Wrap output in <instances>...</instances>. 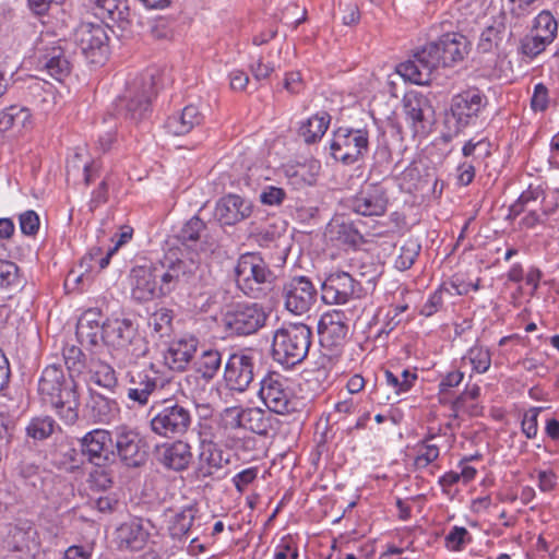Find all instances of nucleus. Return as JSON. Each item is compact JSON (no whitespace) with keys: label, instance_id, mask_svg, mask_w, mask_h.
Returning <instances> with one entry per match:
<instances>
[{"label":"nucleus","instance_id":"obj_1","mask_svg":"<svg viewBox=\"0 0 559 559\" xmlns=\"http://www.w3.org/2000/svg\"><path fill=\"white\" fill-rule=\"evenodd\" d=\"M209 281L205 269L192 258L136 265L128 276L130 296L140 304L167 297L176 290L202 288Z\"/></svg>","mask_w":559,"mask_h":559},{"label":"nucleus","instance_id":"obj_2","mask_svg":"<svg viewBox=\"0 0 559 559\" xmlns=\"http://www.w3.org/2000/svg\"><path fill=\"white\" fill-rule=\"evenodd\" d=\"M469 52V41L460 33H447L417 50L412 59L402 62L397 72L405 80L424 85L432 72L442 67H453L464 60Z\"/></svg>","mask_w":559,"mask_h":559},{"label":"nucleus","instance_id":"obj_3","mask_svg":"<svg viewBox=\"0 0 559 559\" xmlns=\"http://www.w3.org/2000/svg\"><path fill=\"white\" fill-rule=\"evenodd\" d=\"M38 393L61 420L72 425L79 418L80 395L72 374L66 376L59 365L47 366L38 381Z\"/></svg>","mask_w":559,"mask_h":559},{"label":"nucleus","instance_id":"obj_4","mask_svg":"<svg viewBox=\"0 0 559 559\" xmlns=\"http://www.w3.org/2000/svg\"><path fill=\"white\" fill-rule=\"evenodd\" d=\"M311 337V329L304 323L283 324L273 334V359L286 368L300 364L308 355Z\"/></svg>","mask_w":559,"mask_h":559},{"label":"nucleus","instance_id":"obj_5","mask_svg":"<svg viewBox=\"0 0 559 559\" xmlns=\"http://www.w3.org/2000/svg\"><path fill=\"white\" fill-rule=\"evenodd\" d=\"M103 343L124 356L126 364H135L148 352V346L138 331V325L127 318L108 319L104 322Z\"/></svg>","mask_w":559,"mask_h":559},{"label":"nucleus","instance_id":"obj_6","mask_svg":"<svg viewBox=\"0 0 559 559\" xmlns=\"http://www.w3.org/2000/svg\"><path fill=\"white\" fill-rule=\"evenodd\" d=\"M238 288L251 298H260L265 293V285L275 278L266 262L255 253L242 254L235 267Z\"/></svg>","mask_w":559,"mask_h":559},{"label":"nucleus","instance_id":"obj_7","mask_svg":"<svg viewBox=\"0 0 559 559\" xmlns=\"http://www.w3.org/2000/svg\"><path fill=\"white\" fill-rule=\"evenodd\" d=\"M259 396L270 412L280 415L296 411L297 401L292 382L284 376L271 372L260 382Z\"/></svg>","mask_w":559,"mask_h":559},{"label":"nucleus","instance_id":"obj_8","mask_svg":"<svg viewBox=\"0 0 559 559\" xmlns=\"http://www.w3.org/2000/svg\"><path fill=\"white\" fill-rule=\"evenodd\" d=\"M267 314L255 302H238L229 307L223 317L227 331L237 335H250L265 325Z\"/></svg>","mask_w":559,"mask_h":559},{"label":"nucleus","instance_id":"obj_9","mask_svg":"<svg viewBox=\"0 0 559 559\" xmlns=\"http://www.w3.org/2000/svg\"><path fill=\"white\" fill-rule=\"evenodd\" d=\"M368 144L367 130L340 127L331 140V155L334 159L350 165L368 152Z\"/></svg>","mask_w":559,"mask_h":559},{"label":"nucleus","instance_id":"obj_10","mask_svg":"<svg viewBox=\"0 0 559 559\" xmlns=\"http://www.w3.org/2000/svg\"><path fill=\"white\" fill-rule=\"evenodd\" d=\"M191 424V411L178 403L163 406L150 421L152 431L165 438L185 435Z\"/></svg>","mask_w":559,"mask_h":559},{"label":"nucleus","instance_id":"obj_11","mask_svg":"<svg viewBox=\"0 0 559 559\" xmlns=\"http://www.w3.org/2000/svg\"><path fill=\"white\" fill-rule=\"evenodd\" d=\"M71 40L91 62H100L107 53L108 36L99 23H81L73 31Z\"/></svg>","mask_w":559,"mask_h":559},{"label":"nucleus","instance_id":"obj_12","mask_svg":"<svg viewBox=\"0 0 559 559\" xmlns=\"http://www.w3.org/2000/svg\"><path fill=\"white\" fill-rule=\"evenodd\" d=\"M388 205V189L381 183H366L348 200V207L362 216H382Z\"/></svg>","mask_w":559,"mask_h":559},{"label":"nucleus","instance_id":"obj_13","mask_svg":"<svg viewBox=\"0 0 559 559\" xmlns=\"http://www.w3.org/2000/svg\"><path fill=\"white\" fill-rule=\"evenodd\" d=\"M156 93V71L147 70L132 83V90L129 92L127 103L128 116L134 121L142 119L148 111L152 97Z\"/></svg>","mask_w":559,"mask_h":559},{"label":"nucleus","instance_id":"obj_14","mask_svg":"<svg viewBox=\"0 0 559 559\" xmlns=\"http://www.w3.org/2000/svg\"><path fill=\"white\" fill-rule=\"evenodd\" d=\"M115 447L119 460L128 467H139L146 461V442L134 429L126 426L117 428Z\"/></svg>","mask_w":559,"mask_h":559},{"label":"nucleus","instance_id":"obj_15","mask_svg":"<svg viewBox=\"0 0 559 559\" xmlns=\"http://www.w3.org/2000/svg\"><path fill=\"white\" fill-rule=\"evenodd\" d=\"M68 46L69 41L67 39H58L47 43L39 49V67L59 82L68 78L72 70V64L67 55Z\"/></svg>","mask_w":559,"mask_h":559},{"label":"nucleus","instance_id":"obj_16","mask_svg":"<svg viewBox=\"0 0 559 559\" xmlns=\"http://www.w3.org/2000/svg\"><path fill=\"white\" fill-rule=\"evenodd\" d=\"M406 119L415 136L426 135L432 123L433 109L429 99L418 92H408L403 99Z\"/></svg>","mask_w":559,"mask_h":559},{"label":"nucleus","instance_id":"obj_17","mask_svg":"<svg viewBox=\"0 0 559 559\" xmlns=\"http://www.w3.org/2000/svg\"><path fill=\"white\" fill-rule=\"evenodd\" d=\"M285 308L294 314L308 312L317 298V290L309 278L297 276L284 285Z\"/></svg>","mask_w":559,"mask_h":559},{"label":"nucleus","instance_id":"obj_18","mask_svg":"<svg viewBox=\"0 0 559 559\" xmlns=\"http://www.w3.org/2000/svg\"><path fill=\"white\" fill-rule=\"evenodd\" d=\"M359 296V284L346 272H334L322 284V299L326 304H346Z\"/></svg>","mask_w":559,"mask_h":559},{"label":"nucleus","instance_id":"obj_19","mask_svg":"<svg viewBox=\"0 0 559 559\" xmlns=\"http://www.w3.org/2000/svg\"><path fill=\"white\" fill-rule=\"evenodd\" d=\"M112 444L111 435L105 429H94L81 440L83 455L97 466H103L114 459Z\"/></svg>","mask_w":559,"mask_h":559},{"label":"nucleus","instance_id":"obj_20","mask_svg":"<svg viewBox=\"0 0 559 559\" xmlns=\"http://www.w3.org/2000/svg\"><path fill=\"white\" fill-rule=\"evenodd\" d=\"M253 359L243 354H234L229 357L224 380L230 390L243 392L253 380Z\"/></svg>","mask_w":559,"mask_h":559},{"label":"nucleus","instance_id":"obj_21","mask_svg":"<svg viewBox=\"0 0 559 559\" xmlns=\"http://www.w3.org/2000/svg\"><path fill=\"white\" fill-rule=\"evenodd\" d=\"M486 105V98L477 90H468L452 100L451 111L453 117L462 126L472 123Z\"/></svg>","mask_w":559,"mask_h":559},{"label":"nucleus","instance_id":"obj_22","mask_svg":"<svg viewBox=\"0 0 559 559\" xmlns=\"http://www.w3.org/2000/svg\"><path fill=\"white\" fill-rule=\"evenodd\" d=\"M251 213V202L237 194L223 197L215 207V217L222 225L227 226L235 225L248 218Z\"/></svg>","mask_w":559,"mask_h":559},{"label":"nucleus","instance_id":"obj_23","mask_svg":"<svg viewBox=\"0 0 559 559\" xmlns=\"http://www.w3.org/2000/svg\"><path fill=\"white\" fill-rule=\"evenodd\" d=\"M198 348V340L192 336H183L170 342L164 353L165 365L174 371H183L193 358Z\"/></svg>","mask_w":559,"mask_h":559},{"label":"nucleus","instance_id":"obj_24","mask_svg":"<svg viewBox=\"0 0 559 559\" xmlns=\"http://www.w3.org/2000/svg\"><path fill=\"white\" fill-rule=\"evenodd\" d=\"M156 457L162 465L169 469L185 471L192 461L191 447L181 440L166 442L157 447Z\"/></svg>","mask_w":559,"mask_h":559},{"label":"nucleus","instance_id":"obj_25","mask_svg":"<svg viewBox=\"0 0 559 559\" xmlns=\"http://www.w3.org/2000/svg\"><path fill=\"white\" fill-rule=\"evenodd\" d=\"M318 332L323 342H328L332 346L342 344L348 333L345 313L340 310L323 313L318 323Z\"/></svg>","mask_w":559,"mask_h":559},{"label":"nucleus","instance_id":"obj_26","mask_svg":"<svg viewBox=\"0 0 559 559\" xmlns=\"http://www.w3.org/2000/svg\"><path fill=\"white\" fill-rule=\"evenodd\" d=\"M205 223L198 216L190 218L181 228L179 239L181 242L199 253L207 255L213 253L216 248V242L213 238L204 236L201 240L202 234L205 230Z\"/></svg>","mask_w":559,"mask_h":559},{"label":"nucleus","instance_id":"obj_27","mask_svg":"<svg viewBox=\"0 0 559 559\" xmlns=\"http://www.w3.org/2000/svg\"><path fill=\"white\" fill-rule=\"evenodd\" d=\"M102 313L98 309H88L80 317L76 324V336L82 345L98 346L103 343Z\"/></svg>","mask_w":559,"mask_h":559},{"label":"nucleus","instance_id":"obj_28","mask_svg":"<svg viewBox=\"0 0 559 559\" xmlns=\"http://www.w3.org/2000/svg\"><path fill=\"white\" fill-rule=\"evenodd\" d=\"M86 413L94 423L110 424L118 418L120 408L115 400L91 391Z\"/></svg>","mask_w":559,"mask_h":559},{"label":"nucleus","instance_id":"obj_29","mask_svg":"<svg viewBox=\"0 0 559 559\" xmlns=\"http://www.w3.org/2000/svg\"><path fill=\"white\" fill-rule=\"evenodd\" d=\"M148 534L136 521L122 523L116 530L115 542L120 550L138 551L141 550L147 540Z\"/></svg>","mask_w":559,"mask_h":559},{"label":"nucleus","instance_id":"obj_30","mask_svg":"<svg viewBox=\"0 0 559 559\" xmlns=\"http://www.w3.org/2000/svg\"><path fill=\"white\" fill-rule=\"evenodd\" d=\"M204 120L203 111L197 105H188L181 111L168 117L165 127L174 135H183Z\"/></svg>","mask_w":559,"mask_h":559},{"label":"nucleus","instance_id":"obj_31","mask_svg":"<svg viewBox=\"0 0 559 559\" xmlns=\"http://www.w3.org/2000/svg\"><path fill=\"white\" fill-rule=\"evenodd\" d=\"M200 471L205 476L212 475L228 463V459L224 456V452L218 444L213 441L202 439L200 442L199 453Z\"/></svg>","mask_w":559,"mask_h":559},{"label":"nucleus","instance_id":"obj_32","mask_svg":"<svg viewBox=\"0 0 559 559\" xmlns=\"http://www.w3.org/2000/svg\"><path fill=\"white\" fill-rule=\"evenodd\" d=\"M130 383L132 386L128 389L127 395L129 400L141 406L147 404L150 395L157 386L156 379L147 372H139L136 378L131 377Z\"/></svg>","mask_w":559,"mask_h":559},{"label":"nucleus","instance_id":"obj_33","mask_svg":"<svg viewBox=\"0 0 559 559\" xmlns=\"http://www.w3.org/2000/svg\"><path fill=\"white\" fill-rule=\"evenodd\" d=\"M506 19V14H501L498 20H495L491 25L481 32L477 45L479 51L491 52L498 47L507 29Z\"/></svg>","mask_w":559,"mask_h":559},{"label":"nucleus","instance_id":"obj_34","mask_svg":"<svg viewBox=\"0 0 559 559\" xmlns=\"http://www.w3.org/2000/svg\"><path fill=\"white\" fill-rule=\"evenodd\" d=\"M242 428L266 436L272 429V417L259 407L247 408L242 415Z\"/></svg>","mask_w":559,"mask_h":559},{"label":"nucleus","instance_id":"obj_35","mask_svg":"<svg viewBox=\"0 0 559 559\" xmlns=\"http://www.w3.org/2000/svg\"><path fill=\"white\" fill-rule=\"evenodd\" d=\"M31 123V112L26 107L12 105L0 111V131L23 129Z\"/></svg>","mask_w":559,"mask_h":559},{"label":"nucleus","instance_id":"obj_36","mask_svg":"<svg viewBox=\"0 0 559 559\" xmlns=\"http://www.w3.org/2000/svg\"><path fill=\"white\" fill-rule=\"evenodd\" d=\"M329 124L330 116L326 112L317 114L300 126L299 133L305 142L314 143L324 135Z\"/></svg>","mask_w":559,"mask_h":559},{"label":"nucleus","instance_id":"obj_37","mask_svg":"<svg viewBox=\"0 0 559 559\" xmlns=\"http://www.w3.org/2000/svg\"><path fill=\"white\" fill-rule=\"evenodd\" d=\"M57 430H60V427L50 416L33 417L25 428L27 438L34 441L46 440Z\"/></svg>","mask_w":559,"mask_h":559},{"label":"nucleus","instance_id":"obj_38","mask_svg":"<svg viewBox=\"0 0 559 559\" xmlns=\"http://www.w3.org/2000/svg\"><path fill=\"white\" fill-rule=\"evenodd\" d=\"M320 169V163L312 159L304 164H298L295 167H290L287 170V176L296 186H312L317 181Z\"/></svg>","mask_w":559,"mask_h":559},{"label":"nucleus","instance_id":"obj_39","mask_svg":"<svg viewBox=\"0 0 559 559\" xmlns=\"http://www.w3.org/2000/svg\"><path fill=\"white\" fill-rule=\"evenodd\" d=\"M531 32L551 44L557 37L558 22L550 11L544 10L534 19Z\"/></svg>","mask_w":559,"mask_h":559},{"label":"nucleus","instance_id":"obj_40","mask_svg":"<svg viewBox=\"0 0 559 559\" xmlns=\"http://www.w3.org/2000/svg\"><path fill=\"white\" fill-rule=\"evenodd\" d=\"M99 14L112 22L123 23L128 20L129 8L126 0H92Z\"/></svg>","mask_w":559,"mask_h":559},{"label":"nucleus","instance_id":"obj_41","mask_svg":"<svg viewBox=\"0 0 559 559\" xmlns=\"http://www.w3.org/2000/svg\"><path fill=\"white\" fill-rule=\"evenodd\" d=\"M440 454V445L436 441V437L426 438L417 444V454L414 460L416 468H426L435 462Z\"/></svg>","mask_w":559,"mask_h":559},{"label":"nucleus","instance_id":"obj_42","mask_svg":"<svg viewBox=\"0 0 559 559\" xmlns=\"http://www.w3.org/2000/svg\"><path fill=\"white\" fill-rule=\"evenodd\" d=\"M222 364V355L216 349L204 350L195 362L197 371L204 379L211 380L217 373Z\"/></svg>","mask_w":559,"mask_h":559},{"label":"nucleus","instance_id":"obj_43","mask_svg":"<svg viewBox=\"0 0 559 559\" xmlns=\"http://www.w3.org/2000/svg\"><path fill=\"white\" fill-rule=\"evenodd\" d=\"M421 250L420 243L414 239H406L400 247L395 259V267L400 271H406L413 266Z\"/></svg>","mask_w":559,"mask_h":559},{"label":"nucleus","instance_id":"obj_44","mask_svg":"<svg viewBox=\"0 0 559 559\" xmlns=\"http://www.w3.org/2000/svg\"><path fill=\"white\" fill-rule=\"evenodd\" d=\"M91 381L96 385L108 390H112L118 383L114 368L103 361H98L93 365V368L91 369Z\"/></svg>","mask_w":559,"mask_h":559},{"label":"nucleus","instance_id":"obj_45","mask_svg":"<svg viewBox=\"0 0 559 559\" xmlns=\"http://www.w3.org/2000/svg\"><path fill=\"white\" fill-rule=\"evenodd\" d=\"M466 359L472 365L473 370L477 373L487 372L491 365V354L489 349L480 345H474L471 347L463 357V360Z\"/></svg>","mask_w":559,"mask_h":559},{"label":"nucleus","instance_id":"obj_46","mask_svg":"<svg viewBox=\"0 0 559 559\" xmlns=\"http://www.w3.org/2000/svg\"><path fill=\"white\" fill-rule=\"evenodd\" d=\"M550 44L548 40H545L543 37L537 36L530 32V34L525 35L520 43V52L533 59L540 55Z\"/></svg>","mask_w":559,"mask_h":559},{"label":"nucleus","instance_id":"obj_47","mask_svg":"<svg viewBox=\"0 0 559 559\" xmlns=\"http://www.w3.org/2000/svg\"><path fill=\"white\" fill-rule=\"evenodd\" d=\"M384 377L388 385L394 389L397 394L407 392L417 379V376L408 370H403L400 376L385 370Z\"/></svg>","mask_w":559,"mask_h":559},{"label":"nucleus","instance_id":"obj_48","mask_svg":"<svg viewBox=\"0 0 559 559\" xmlns=\"http://www.w3.org/2000/svg\"><path fill=\"white\" fill-rule=\"evenodd\" d=\"M540 193L542 191L538 188H532L530 186L528 189L523 191L518 200L510 205L508 218H516L525 211L530 203L535 202L539 198Z\"/></svg>","mask_w":559,"mask_h":559},{"label":"nucleus","instance_id":"obj_49","mask_svg":"<svg viewBox=\"0 0 559 559\" xmlns=\"http://www.w3.org/2000/svg\"><path fill=\"white\" fill-rule=\"evenodd\" d=\"M195 510L193 508H186L177 513L173 521L171 531L174 535H186L194 521Z\"/></svg>","mask_w":559,"mask_h":559},{"label":"nucleus","instance_id":"obj_50","mask_svg":"<svg viewBox=\"0 0 559 559\" xmlns=\"http://www.w3.org/2000/svg\"><path fill=\"white\" fill-rule=\"evenodd\" d=\"M19 267L15 263L0 259V289L19 284Z\"/></svg>","mask_w":559,"mask_h":559},{"label":"nucleus","instance_id":"obj_51","mask_svg":"<svg viewBox=\"0 0 559 559\" xmlns=\"http://www.w3.org/2000/svg\"><path fill=\"white\" fill-rule=\"evenodd\" d=\"M173 312L169 309L160 308L156 310L150 318L148 324L160 336L166 334L171 325Z\"/></svg>","mask_w":559,"mask_h":559},{"label":"nucleus","instance_id":"obj_52","mask_svg":"<svg viewBox=\"0 0 559 559\" xmlns=\"http://www.w3.org/2000/svg\"><path fill=\"white\" fill-rule=\"evenodd\" d=\"M510 3L509 14L515 20L516 24L521 19L530 15L536 8L538 0H508Z\"/></svg>","mask_w":559,"mask_h":559},{"label":"nucleus","instance_id":"obj_53","mask_svg":"<svg viewBox=\"0 0 559 559\" xmlns=\"http://www.w3.org/2000/svg\"><path fill=\"white\" fill-rule=\"evenodd\" d=\"M468 531L463 526H453L445 536V547L451 551H459L463 548L468 537Z\"/></svg>","mask_w":559,"mask_h":559},{"label":"nucleus","instance_id":"obj_54","mask_svg":"<svg viewBox=\"0 0 559 559\" xmlns=\"http://www.w3.org/2000/svg\"><path fill=\"white\" fill-rule=\"evenodd\" d=\"M540 407H534L528 409L522 419L521 426H522V432L526 436L528 439H534L537 436L538 431V414L540 412Z\"/></svg>","mask_w":559,"mask_h":559},{"label":"nucleus","instance_id":"obj_55","mask_svg":"<svg viewBox=\"0 0 559 559\" xmlns=\"http://www.w3.org/2000/svg\"><path fill=\"white\" fill-rule=\"evenodd\" d=\"M20 228L24 235L33 236L39 228V217L36 212L29 210L20 215Z\"/></svg>","mask_w":559,"mask_h":559},{"label":"nucleus","instance_id":"obj_56","mask_svg":"<svg viewBox=\"0 0 559 559\" xmlns=\"http://www.w3.org/2000/svg\"><path fill=\"white\" fill-rule=\"evenodd\" d=\"M549 97L548 90L543 83H538L534 87V93L531 99V107L534 111H545L548 107Z\"/></svg>","mask_w":559,"mask_h":559},{"label":"nucleus","instance_id":"obj_57","mask_svg":"<svg viewBox=\"0 0 559 559\" xmlns=\"http://www.w3.org/2000/svg\"><path fill=\"white\" fill-rule=\"evenodd\" d=\"M258 476V468L257 467H249L246 468L239 473H237L233 477V483L240 493H242L248 485H250Z\"/></svg>","mask_w":559,"mask_h":559},{"label":"nucleus","instance_id":"obj_58","mask_svg":"<svg viewBox=\"0 0 559 559\" xmlns=\"http://www.w3.org/2000/svg\"><path fill=\"white\" fill-rule=\"evenodd\" d=\"M337 239L345 242L355 245L361 238L357 229L352 224L341 223L335 225Z\"/></svg>","mask_w":559,"mask_h":559},{"label":"nucleus","instance_id":"obj_59","mask_svg":"<svg viewBox=\"0 0 559 559\" xmlns=\"http://www.w3.org/2000/svg\"><path fill=\"white\" fill-rule=\"evenodd\" d=\"M480 394V388L477 384H473L467 386L465 391L457 396V399L453 402V411L454 412H464L465 403L468 401H475Z\"/></svg>","mask_w":559,"mask_h":559},{"label":"nucleus","instance_id":"obj_60","mask_svg":"<svg viewBox=\"0 0 559 559\" xmlns=\"http://www.w3.org/2000/svg\"><path fill=\"white\" fill-rule=\"evenodd\" d=\"M285 198V191L282 188L269 186L263 189L260 194V200L266 205H278Z\"/></svg>","mask_w":559,"mask_h":559},{"label":"nucleus","instance_id":"obj_61","mask_svg":"<svg viewBox=\"0 0 559 559\" xmlns=\"http://www.w3.org/2000/svg\"><path fill=\"white\" fill-rule=\"evenodd\" d=\"M242 408L239 407H228L225 408L222 418L224 421L225 427L228 428H242V415H243Z\"/></svg>","mask_w":559,"mask_h":559},{"label":"nucleus","instance_id":"obj_62","mask_svg":"<svg viewBox=\"0 0 559 559\" xmlns=\"http://www.w3.org/2000/svg\"><path fill=\"white\" fill-rule=\"evenodd\" d=\"M298 550L289 538L281 539L276 546L273 559H297Z\"/></svg>","mask_w":559,"mask_h":559},{"label":"nucleus","instance_id":"obj_63","mask_svg":"<svg viewBox=\"0 0 559 559\" xmlns=\"http://www.w3.org/2000/svg\"><path fill=\"white\" fill-rule=\"evenodd\" d=\"M475 178V167L472 163L464 162L456 168V180L460 186H468Z\"/></svg>","mask_w":559,"mask_h":559},{"label":"nucleus","instance_id":"obj_64","mask_svg":"<svg viewBox=\"0 0 559 559\" xmlns=\"http://www.w3.org/2000/svg\"><path fill=\"white\" fill-rule=\"evenodd\" d=\"M537 485L543 492H550L557 486V476L552 471H539L537 474Z\"/></svg>","mask_w":559,"mask_h":559}]
</instances>
